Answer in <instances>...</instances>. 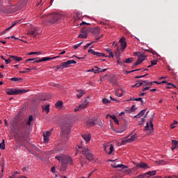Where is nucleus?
Returning <instances> with one entry per match:
<instances>
[{"label":"nucleus","mask_w":178,"mask_h":178,"mask_svg":"<svg viewBox=\"0 0 178 178\" xmlns=\"http://www.w3.org/2000/svg\"><path fill=\"white\" fill-rule=\"evenodd\" d=\"M55 159H57L58 162H60L61 165L65 168H61L60 170L65 172L66 170V165H72L73 163V159L72 157L65 155L63 154H59L55 156Z\"/></svg>","instance_id":"1"},{"label":"nucleus","mask_w":178,"mask_h":178,"mask_svg":"<svg viewBox=\"0 0 178 178\" xmlns=\"http://www.w3.org/2000/svg\"><path fill=\"white\" fill-rule=\"evenodd\" d=\"M75 63H77V62H76L74 60H70L67 62H64L60 65L56 66V72H58V70H62L63 69H66L69 67L70 65H75Z\"/></svg>","instance_id":"2"},{"label":"nucleus","mask_w":178,"mask_h":178,"mask_svg":"<svg viewBox=\"0 0 178 178\" xmlns=\"http://www.w3.org/2000/svg\"><path fill=\"white\" fill-rule=\"evenodd\" d=\"M135 56H138V60L136 63H135V66H137V65H140V63H143L145 59H147V57L145 55L140 53V52H135L134 53Z\"/></svg>","instance_id":"3"},{"label":"nucleus","mask_w":178,"mask_h":178,"mask_svg":"<svg viewBox=\"0 0 178 178\" xmlns=\"http://www.w3.org/2000/svg\"><path fill=\"white\" fill-rule=\"evenodd\" d=\"M90 104V102L88 101V97H86L84 99V102L81 104L79 106H76L74 109V112H77L79 111H81L83 109H86V108L88 107V104Z\"/></svg>","instance_id":"4"},{"label":"nucleus","mask_w":178,"mask_h":178,"mask_svg":"<svg viewBox=\"0 0 178 178\" xmlns=\"http://www.w3.org/2000/svg\"><path fill=\"white\" fill-rule=\"evenodd\" d=\"M81 152V154H83L86 156V159L88 161H92L93 159L92 154L90 152V149H88V148L84 147Z\"/></svg>","instance_id":"5"},{"label":"nucleus","mask_w":178,"mask_h":178,"mask_svg":"<svg viewBox=\"0 0 178 178\" xmlns=\"http://www.w3.org/2000/svg\"><path fill=\"white\" fill-rule=\"evenodd\" d=\"M6 92L8 95H17L22 94L23 91L17 89L8 88L6 90Z\"/></svg>","instance_id":"6"},{"label":"nucleus","mask_w":178,"mask_h":178,"mask_svg":"<svg viewBox=\"0 0 178 178\" xmlns=\"http://www.w3.org/2000/svg\"><path fill=\"white\" fill-rule=\"evenodd\" d=\"M62 19V15L54 14L52 15V20L50 21V24H55V23L59 22Z\"/></svg>","instance_id":"7"},{"label":"nucleus","mask_w":178,"mask_h":178,"mask_svg":"<svg viewBox=\"0 0 178 178\" xmlns=\"http://www.w3.org/2000/svg\"><path fill=\"white\" fill-rule=\"evenodd\" d=\"M120 43L121 45V51L123 52L127 47V43L126 42V38L122 37L120 39Z\"/></svg>","instance_id":"8"},{"label":"nucleus","mask_w":178,"mask_h":178,"mask_svg":"<svg viewBox=\"0 0 178 178\" xmlns=\"http://www.w3.org/2000/svg\"><path fill=\"white\" fill-rule=\"evenodd\" d=\"M103 147H104V151L105 152H106V154H108V155H111L112 152H113V151H114V146H113V145H110V148H109L110 151L108 152L106 150V148H108V145L104 144Z\"/></svg>","instance_id":"9"},{"label":"nucleus","mask_w":178,"mask_h":178,"mask_svg":"<svg viewBox=\"0 0 178 178\" xmlns=\"http://www.w3.org/2000/svg\"><path fill=\"white\" fill-rule=\"evenodd\" d=\"M49 136H51V131H47L46 132H43L44 143H48L49 140Z\"/></svg>","instance_id":"10"},{"label":"nucleus","mask_w":178,"mask_h":178,"mask_svg":"<svg viewBox=\"0 0 178 178\" xmlns=\"http://www.w3.org/2000/svg\"><path fill=\"white\" fill-rule=\"evenodd\" d=\"M76 97L79 99L81 98L84 95V94H86V91L85 90H80V89H77L76 90Z\"/></svg>","instance_id":"11"},{"label":"nucleus","mask_w":178,"mask_h":178,"mask_svg":"<svg viewBox=\"0 0 178 178\" xmlns=\"http://www.w3.org/2000/svg\"><path fill=\"white\" fill-rule=\"evenodd\" d=\"M111 166L113 168H115V169H117V168H120V169H122V170H124V169H127V166L123 165V164H116V163H114V164H111Z\"/></svg>","instance_id":"12"},{"label":"nucleus","mask_w":178,"mask_h":178,"mask_svg":"<svg viewBox=\"0 0 178 178\" xmlns=\"http://www.w3.org/2000/svg\"><path fill=\"white\" fill-rule=\"evenodd\" d=\"M28 34H29V35H33V37H37V35L40 34V32L38 29H35L33 31L28 32Z\"/></svg>","instance_id":"13"},{"label":"nucleus","mask_w":178,"mask_h":178,"mask_svg":"<svg viewBox=\"0 0 178 178\" xmlns=\"http://www.w3.org/2000/svg\"><path fill=\"white\" fill-rule=\"evenodd\" d=\"M149 124H150V127L148 122H147V125L145 127V130L150 129V131H152V130H154V124H152V121H150Z\"/></svg>","instance_id":"14"},{"label":"nucleus","mask_w":178,"mask_h":178,"mask_svg":"<svg viewBox=\"0 0 178 178\" xmlns=\"http://www.w3.org/2000/svg\"><path fill=\"white\" fill-rule=\"evenodd\" d=\"M155 175H156V170H153L145 173V175L147 178H149L151 176H155Z\"/></svg>","instance_id":"15"},{"label":"nucleus","mask_w":178,"mask_h":178,"mask_svg":"<svg viewBox=\"0 0 178 178\" xmlns=\"http://www.w3.org/2000/svg\"><path fill=\"white\" fill-rule=\"evenodd\" d=\"M136 168H140V169H145L146 168H148V165L145 163H139L136 165Z\"/></svg>","instance_id":"16"},{"label":"nucleus","mask_w":178,"mask_h":178,"mask_svg":"<svg viewBox=\"0 0 178 178\" xmlns=\"http://www.w3.org/2000/svg\"><path fill=\"white\" fill-rule=\"evenodd\" d=\"M146 109L142 110L138 115L134 116V118L139 119V118H143L145 114Z\"/></svg>","instance_id":"17"},{"label":"nucleus","mask_w":178,"mask_h":178,"mask_svg":"<svg viewBox=\"0 0 178 178\" xmlns=\"http://www.w3.org/2000/svg\"><path fill=\"white\" fill-rule=\"evenodd\" d=\"M123 94H124L123 89H118L115 91V95H117V97H122Z\"/></svg>","instance_id":"18"},{"label":"nucleus","mask_w":178,"mask_h":178,"mask_svg":"<svg viewBox=\"0 0 178 178\" xmlns=\"http://www.w3.org/2000/svg\"><path fill=\"white\" fill-rule=\"evenodd\" d=\"M86 72L87 73H90L91 72H93L95 74L99 73V68H98V67H95L94 68L88 70Z\"/></svg>","instance_id":"19"},{"label":"nucleus","mask_w":178,"mask_h":178,"mask_svg":"<svg viewBox=\"0 0 178 178\" xmlns=\"http://www.w3.org/2000/svg\"><path fill=\"white\" fill-rule=\"evenodd\" d=\"M82 138L86 143H88L91 140V136L90 134H83Z\"/></svg>","instance_id":"20"},{"label":"nucleus","mask_w":178,"mask_h":178,"mask_svg":"<svg viewBox=\"0 0 178 178\" xmlns=\"http://www.w3.org/2000/svg\"><path fill=\"white\" fill-rule=\"evenodd\" d=\"M57 109H62L63 108V102L62 101H58L55 104Z\"/></svg>","instance_id":"21"},{"label":"nucleus","mask_w":178,"mask_h":178,"mask_svg":"<svg viewBox=\"0 0 178 178\" xmlns=\"http://www.w3.org/2000/svg\"><path fill=\"white\" fill-rule=\"evenodd\" d=\"M57 58H59V56H55V57H43L41 58L42 62H47L48 60H52V59H56Z\"/></svg>","instance_id":"22"},{"label":"nucleus","mask_w":178,"mask_h":178,"mask_svg":"<svg viewBox=\"0 0 178 178\" xmlns=\"http://www.w3.org/2000/svg\"><path fill=\"white\" fill-rule=\"evenodd\" d=\"M172 146L171 147L172 151H175V149H176V148L178 147L177 145H178V141L177 140H172Z\"/></svg>","instance_id":"23"},{"label":"nucleus","mask_w":178,"mask_h":178,"mask_svg":"<svg viewBox=\"0 0 178 178\" xmlns=\"http://www.w3.org/2000/svg\"><path fill=\"white\" fill-rule=\"evenodd\" d=\"M10 58H11L13 60H15V62H21V60H23L22 57L16 56H10Z\"/></svg>","instance_id":"24"},{"label":"nucleus","mask_w":178,"mask_h":178,"mask_svg":"<svg viewBox=\"0 0 178 178\" xmlns=\"http://www.w3.org/2000/svg\"><path fill=\"white\" fill-rule=\"evenodd\" d=\"M87 126L88 127H92V126H95V122H94V120H88L87 122Z\"/></svg>","instance_id":"25"},{"label":"nucleus","mask_w":178,"mask_h":178,"mask_svg":"<svg viewBox=\"0 0 178 178\" xmlns=\"http://www.w3.org/2000/svg\"><path fill=\"white\" fill-rule=\"evenodd\" d=\"M136 140H137V134H134L131 138H128L129 143H133V141H136Z\"/></svg>","instance_id":"26"},{"label":"nucleus","mask_w":178,"mask_h":178,"mask_svg":"<svg viewBox=\"0 0 178 178\" xmlns=\"http://www.w3.org/2000/svg\"><path fill=\"white\" fill-rule=\"evenodd\" d=\"M43 111L46 112V113H49V104H47L45 106H42Z\"/></svg>","instance_id":"27"},{"label":"nucleus","mask_w":178,"mask_h":178,"mask_svg":"<svg viewBox=\"0 0 178 178\" xmlns=\"http://www.w3.org/2000/svg\"><path fill=\"white\" fill-rule=\"evenodd\" d=\"M95 55L96 56H98L99 58H104V57L106 58V56H105V54H103V53L95 51Z\"/></svg>","instance_id":"28"},{"label":"nucleus","mask_w":178,"mask_h":178,"mask_svg":"<svg viewBox=\"0 0 178 178\" xmlns=\"http://www.w3.org/2000/svg\"><path fill=\"white\" fill-rule=\"evenodd\" d=\"M5 139L2 140V142L0 143V149H1L2 151H3V149H5Z\"/></svg>","instance_id":"29"},{"label":"nucleus","mask_w":178,"mask_h":178,"mask_svg":"<svg viewBox=\"0 0 178 178\" xmlns=\"http://www.w3.org/2000/svg\"><path fill=\"white\" fill-rule=\"evenodd\" d=\"M78 38H87V33L86 32L83 33L82 31V33L79 35Z\"/></svg>","instance_id":"30"},{"label":"nucleus","mask_w":178,"mask_h":178,"mask_svg":"<svg viewBox=\"0 0 178 178\" xmlns=\"http://www.w3.org/2000/svg\"><path fill=\"white\" fill-rule=\"evenodd\" d=\"M143 86V82L137 81L135 85H133L132 87L134 88V87H141Z\"/></svg>","instance_id":"31"},{"label":"nucleus","mask_w":178,"mask_h":178,"mask_svg":"<svg viewBox=\"0 0 178 178\" xmlns=\"http://www.w3.org/2000/svg\"><path fill=\"white\" fill-rule=\"evenodd\" d=\"M17 23H19V22L17 21H15L13 23H11V25L9 28L7 29V30H10V29H12V27H14V26H16L17 24Z\"/></svg>","instance_id":"32"},{"label":"nucleus","mask_w":178,"mask_h":178,"mask_svg":"<svg viewBox=\"0 0 178 178\" xmlns=\"http://www.w3.org/2000/svg\"><path fill=\"white\" fill-rule=\"evenodd\" d=\"M147 115H148V111L147 112L145 116H144V118H141V121H138L139 124H143V123H144V122H145V118H147Z\"/></svg>","instance_id":"33"},{"label":"nucleus","mask_w":178,"mask_h":178,"mask_svg":"<svg viewBox=\"0 0 178 178\" xmlns=\"http://www.w3.org/2000/svg\"><path fill=\"white\" fill-rule=\"evenodd\" d=\"M127 143H130L129 139H122L121 141V145H125V144H127Z\"/></svg>","instance_id":"34"},{"label":"nucleus","mask_w":178,"mask_h":178,"mask_svg":"<svg viewBox=\"0 0 178 178\" xmlns=\"http://www.w3.org/2000/svg\"><path fill=\"white\" fill-rule=\"evenodd\" d=\"M28 55H41L40 51H32L28 54Z\"/></svg>","instance_id":"35"},{"label":"nucleus","mask_w":178,"mask_h":178,"mask_svg":"<svg viewBox=\"0 0 178 178\" xmlns=\"http://www.w3.org/2000/svg\"><path fill=\"white\" fill-rule=\"evenodd\" d=\"M102 102L104 104V105H106L107 104H109L111 101L106 98H104L102 99Z\"/></svg>","instance_id":"36"},{"label":"nucleus","mask_w":178,"mask_h":178,"mask_svg":"<svg viewBox=\"0 0 178 178\" xmlns=\"http://www.w3.org/2000/svg\"><path fill=\"white\" fill-rule=\"evenodd\" d=\"M133 62V58H127L124 61V63H131Z\"/></svg>","instance_id":"37"},{"label":"nucleus","mask_w":178,"mask_h":178,"mask_svg":"<svg viewBox=\"0 0 178 178\" xmlns=\"http://www.w3.org/2000/svg\"><path fill=\"white\" fill-rule=\"evenodd\" d=\"M10 80L11 81H19V80H23L22 78H10Z\"/></svg>","instance_id":"38"},{"label":"nucleus","mask_w":178,"mask_h":178,"mask_svg":"<svg viewBox=\"0 0 178 178\" xmlns=\"http://www.w3.org/2000/svg\"><path fill=\"white\" fill-rule=\"evenodd\" d=\"M82 44H83V42H81L80 43L74 45L73 46L74 49H77V48H79V47H81Z\"/></svg>","instance_id":"39"},{"label":"nucleus","mask_w":178,"mask_h":178,"mask_svg":"<svg viewBox=\"0 0 178 178\" xmlns=\"http://www.w3.org/2000/svg\"><path fill=\"white\" fill-rule=\"evenodd\" d=\"M32 120H33V116L31 115V116H29V120H28V122H27V124H29V126H30V125L31 124V121H32Z\"/></svg>","instance_id":"40"},{"label":"nucleus","mask_w":178,"mask_h":178,"mask_svg":"<svg viewBox=\"0 0 178 178\" xmlns=\"http://www.w3.org/2000/svg\"><path fill=\"white\" fill-rule=\"evenodd\" d=\"M158 60H151V65L152 66H155V65H157Z\"/></svg>","instance_id":"41"},{"label":"nucleus","mask_w":178,"mask_h":178,"mask_svg":"<svg viewBox=\"0 0 178 178\" xmlns=\"http://www.w3.org/2000/svg\"><path fill=\"white\" fill-rule=\"evenodd\" d=\"M88 52H89V54H92V55H95V51H94L93 49H88Z\"/></svg>","instance_id":"42"},{"label":"nucleus","mask_w":178,"mask_h":178,"mask_svg":"<svg viewBox=\"0 0 178 178\" xmlns=\"http://www.w3.org/2000/svg\"><path fill=\"white\" fill-rule=\"evenodd\" d=\"M135 101H140L141 104H144V101L143 100V98H141V97L135 98Z\"/></svg>","instance_id":"43"},{"label":"nucleus","mask_w":178,"mask_h":178,"mask_svg":"<svg viewBox=\"0 0 178 178\" xmlns=\"http://www.w3.org/2000/svg\"><path fill=\"white\" fill-rule=\"evenodd\" d=\"M136 111V106H132L129 110V112H134Z\"/></svg>","instance_id":"44"},{"label":"nucleus","mask_w":178,"mask_h":178,"mask_svg":"<svg viewBox=\"0 0 178 178\" xmlns=\"http://www.w3.org/2000/svg\"><path fill=\"white\" fill-rule=\"evenodd\" d=\"M108 116L109 118H111V119H113V120H114L115 118H117L115 115H111L108 114V115H107V118H108Z\"/></svg>","instance_id":"45"},{"label":"nucleus","mask_w":178,"mask_h":178,"mask_svg":"<svg viewBox=\"0 0 178 178\" xmlns=\"http://www.w3.org/2000/svg\"><path fill=\"white\" fill-rule=\"evenodd\" d=\"M51 171L52 172V173H56V168L53 166L51 169Z\"/></svg>","instance_id":"46"},{"label":"nucleus","mask_w":178,"mask_h":178,"mask_svg":"<svg viewBox=\"0 0 178 178\" xmlns=\"http://www.w3.org/2000/svg\"><path fill=\"white\" fill-rule=\"evenodd\" d=\"M5 62L6 63V65H9V63H10L12 62V60H10V58H8L7 60H5Z\"/></svg>","instance_id":"47"},{"label":"nucleus","mask_w":178,"mask_h":178,"mask_svg":"<svg viewBox=\"0 0 178 178\" xmlns=\"http://www.w3.org/2000/svg\"><path fill=\"white\" fill-rule=\"evenodd\" d=\"M144 177H146L145 174L138 175L136 178H144Z\"/></svg>","instance_id":"48"},{"label":"nucleus","mask_w":178,"mask_h":178,"mask_svg":"<svg viewBox=\"0 0 178 178\" xmlns=\"http://www.w3.org/2000/svg\"><path fill=\"white\" fill-rule=\"evenodd\" d=\"M33 60H35V58H28V59L26 60L25 62H31Z\"/></svg>","instance_id":"49"},{"label":"nucleus","mask_w":178,"mask_h":178,"mask_svg":"<svg viewBox=\"0 0 178 178\" xmlns=\"http://www.w3.org/2000/svg\"><path fill=\"white\" fill-rule=\"evenodd\" d=\"M41 62H42V61L41 59H40V60H36L33 61V63H41Z\"/></svg>","instance_id":"50"},{"label":"nucleus","mask_w":178,"mask_h":178,"mask_svg":"<svg viewBox=\"0 0 178 178\" xmlns=\"http://www.w3.org/2000/svg\"><path fill=\"white\" fill-rule=\"evenodd\" d=\"M145 76H147V74L138 76L136 77V79H143V77H145Z\"/></svg>","instance_id":"51"},{"label":"nucleus","mask_w":178,"mask_h":178,"mask_svg":"<svg viewBox=\"0 0 178 178\" xmlns=\"http://www.w3.org/2000/svg\"><path fill=\"white\" fill-rule=\"evenodd\" d=\"M114 56L113 52L111 51V53L109 54L108 58H113Z\"/></svg>","instance_id":"52"},{"label":"nucleus","mask_w":178,"mask_h":178,"mask_svg":"<svg viewBox=\"0 0 178 178\" xmlns=\"http://www.w3.org/2000/svg\"><path fill=\"white\" fill-rule=\"evenodd\" d=\"M159 84H168V81H162L160 83H159Z\"/></svg>","instance_id":"53"},{"label":"nucleus","mask_w":178,"mask_h":178,"mask_svg":"<svg viewBox=\"0 0 178 178\" xmlns=\"http://www.w3.org/2000/svg\"><path fill=\"white\" fill-rule=\"evenodd\" d=\"M147 90H149V86L144 88L142 90L144 92L145 91H147Z\"/></svg>","instance_id":"54"},{"label":"nucleus","mask_w":178,"mask_h":178,"mask_svg":"<svg viewBox=\"0 0 178 178\" xmlns=\"http://www.w3.org/2000/svg\"><path fill=\"white\" fill-rule=\"evenodd\" d=\"M125 112H127V113H131L132 111H130V108H127L125 109Z\"/></svg>","instance_id":"55"},{"label":"nucleus","mask_w":178,"mask_h":178,"mask_svg":"<svg viewBox=\"0 0 178 178\" xmlns=\"http://www.w3.org/2000/svg\"><path fill=\"white\" fill-rule=\"evenodd\" d=\"M106 51L108 52V54L112 53V49H106Z\"/></svg>","instance_id":"56"},{"label":"nucleus","mask_w":178,"mask_h":178,"mask_svg":"<svg viewBox=\"0 0 178 178\" xmlns=\"http://www.w3.org/2000/svg\"><path fill=\"white\" fill-rule=\"evenodd\" d=\"M114 122H115V124H119V120H118V118H115L114 120Z\"/></svg>","instance_id":"57"},{"label":"nucleus","mask_w":178,"mask_h":178,"mask_svg":"<svg viewBox=\"0 0 178 178\" xmlns=\"http://www.w3.org/2000/svg\"><path fill=\"white\" fill-rule=\"evenodd\" d=\"M25 71L26 72V73H29V72H31V69H30V68H26V69H25Z\"/></svg>","instance_id":"58"},{"label":"nucleus","mask_w":178,"mask_h":178,"mask_svg":"<svg viewBox=\"0 0 178 178\" xmlns=\"http://www.w3.org/2000/svg\"><path fill=\"white\" fill-rule=\"evenodd\" d=\"M83 24H88V25L90 24L86 22H82V23L80 24V26H83Z\"/></svg>","instance_id":"59"},{"label":"nucleus","mask_w":178,"mask_h":178,"mask_svg":"<svg viewBox=\"0 0 178 178\" xmlns=\"http://www.w3.org/2000/svg\"><path fill=\"white\" fill-rule=\"evenodd\" d=\"M113 47H118V42H113Z\"/></svg>","instance_id":"60"},{"label":"nucleus","mask_w":178,"mask_h":178,"mask_svg":"<svg viewBox=\"0 0 178 178\" xmlns=\"http://www.w3.org/2000/svg\"><path fill=\"white\" fill-rule=\"evenodd\" d=\"M143 83H145L147 86H149V81H144Z\"/></svg>","instance_id":"61"},{"label":"nucleus","mask_w":178,"mask_h":178,"mask_svg":"<svg viewBox=\"0 0 178 178\" xmlns=\"http://www.w3.org/2000/svg\"><path fill=\"white\" fill-rule=\"evenodd\" d=\"M88 47H90L88 44H86V45L83 46L84 49H87V48H88Z\"/></svg>","instance_id":"62"},{"label":"nucleus","mask_w":178,"mask_h":178,"mask_svg":"<svg viewBox=\"0 0 178 178\" xmlns=\"http://www.w3.org/2000/svg\"><path fill=\"white\" fill-rule=\"evenodd\" d=\"M66 54V51H63L61 53L59 54V55H63Z\"/></svg>","instance_id":"63"},{"label":"nucleus","mask_w":178,"mask_h":178,"mask_svg":"<svg viewBox=\"0 0 178 178\" xmlns=\"http://www.w3.org/2000/svg\"><path fill=\"white\" fill-rule=\"evenodd\" d=\"M170 127H171V129H175V124H172L171 125H170Z\"/></svg>","instance_id":"64"}]
</instances>
